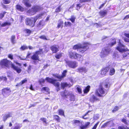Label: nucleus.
Returning <instances> with one entry per match:
<instances>
[{"label": "nucleus", "instance_id": "f257e3e1", "mask_svg": "<svg viewBox=\"0 0 129 129\" xmlns=\"http://www.w3.org/2000/svg\"><path fill=\"white\" fill-rule=\"evenodd\" d=\"M10 65H11V67L16 71L17 73H19L21 71V70L19 68L15 66L12 62L7 59H4L2 60L0 62V65L2 67H6L9 68Z\"/></svg>", "mask_w": 129, "mask_h": 129}, {"label": "nucleus", "instance_id": "f03ea898", "mask_svg": "<svg viewBox=\"0 0 129 129\" xmlns=\"http://www.w3.org/2000/svg\"><path fill=\"white\" fill-rule=\"evenodd\" d=\"M90 44L87 42H84L83 45L79 44L74 46L73 48L74 49H77L78 52L82 53L87 50L89 47Z\"/></svg>", "mask_w": 129, "mask_h": 129}, {"label": "nucleus", "instance_id": "7ed1b4c3", "mask_svg": "<svg viewBox=\"0 0 129 129\" xmlns=\"http://www.w3.org/2000/svg\"><path fill=\"white\" fill-rule=\"evenodd\" d=\"M110 51V49L109 47H105L102 49L100 56L102 58L108 55Z\"/></svg>", "mask_w": 129, "mask_h": 129}, {"label": "nucleus", "instance_id": "20e7f679", "mask_svg": "<svg viewBox=\"0 0 129 129\" xmlns=\"http://www.w3.org/2000/svg\"><path fill=\"white\" fill-rule=\"evenodd\" d=\"M118 46L117 47V49L120 52H122L125 51H129V50L127 48H124L125 46L123 45L120 42V40H119Z\"/></svg>", "mask_w": 129, "mask_h": 129}, {"label": "nucleus", "instance_id": "39448f33", "mask_svg": "<svg viewBox=\"0 0 129 129\" xmlns=\"http://www.w3.org/2000/svg\"><path fill=\"white\" fill-rule=\"evenodd\" d=\"M39 52L40 51H36L35 53H34L33 55L31 57V59L33 60V63L35 64H36L37 60H39L38 56V54Z\"/></svg>", "mask_w": 129, "mask_h": 129}, {"label": "nucleus", "instance_id": "423d86ee", "mask_svg": "<svg viewBox=\"0 0 129 129\" xmlns=\"http://www.w3.org/2000/svg\"><path fill=\"white\" fill-rule=\"evenodd\" d=\"M107 93L106 91L105 90L101 85L100 86L98 90H96L95 93L96 94L99 96H101V94H104Z\"/></svg>", "mask_w": 129, "mask_h": 129}, {"label": "nucleus", "instance_id": "0eeeda50", "mask_svg": "<svg viewBox=\"0 0 129 129\" xmlns=\"http://www.w3.org/2000/svg\"><path fill=\"white\" fill-rule=\"evenodd\" d=\"M66 62L68 66L74 69L78 66V63L76 61H66Z\"/></svg>", "mask_w": 129, "mask_h": 129}, {"label": "nucleus", "instance_id": "6e6552de", "mask_svg": "<svg viewBox=\"0 0 129 129\" xmlns=\"http://www.w3.org/2000/svg\"><path fill=\"white\" fill-rule=\"evenodd\" d=\"M25 23L26 25L29 26L31 27H33L35 25V22L33 21L32 18H27L25 20Z\"/></svg>", "mask_w": 129, "mask_h": 129}, {"label": "nucleus", "instance_id": "1a4fd4ad", "mask_svg": "<svg viewBox=\"0 0 129 129\" xmlns=\"http://www.w3.org/2000/svg\"><path fill=\"white\" fill-rule=\"evenodd\" d=\"M72 93L71 91L65 90L61 93V95L62 97L68 98Z\"/></svg>", "mask_w": 129, "mask_h": 129}, {"label": "nucleus", "instance_id": "9d476101", "mask_svg": "<svg viewBox=\"0 0 129 129\" xmlns=\"http://www.w3.org/2000/svg\"><path fill=\"white\" fill-rule=\"evenodd\" d=\"M2 93L3 95L5 96H7L9 95L11 92L10 88H5L2 90Z\"/></svg>", "mask_w": 129, "mask_h": 129}, {"label": "nucleus", "instance_id": "9b49d317", "mask_svg": "<svg viewBox=\"0 0 129 129\" xmlns=\"http://www.w3.org/2000/svg\"><path fill=\"white\" fill-rule=\"evenodd\" d=\"M45 14L46 13H45L43 14H40L37 15L36 17H35L34 18H31L32 19H33V21L34 22H35V24L38 19L41 18L44 15H45Z\"/></svg>", "mask_w": 129, "mask_h": 129}, {"label": "nucleus", "instance_id": "f8f14e48", "mask_svg": "<svg viewBox=\"0 0 129 129\" xmlns=\"http://www.w3.org/2000/svg\"><path fill=\"white\" fill-rule=\"evenodd\" d=\"M77 54L75 52H73L72 51H71L69 52V55L70 57L72 59H76Z\"/></svg>", "mask_w": 129, "mask_h": 129}, {"label": "nucleus", "instance_id": "ddd939ff", "mask_svg": "<svg viewBox=\"0 0 129 129\" xmlns=\"http://www.w3.org/2000/svg\"><path fill=\"white\" fill-rule=\"evenodd\" d=\"M87 71V69L84 67L79 68L76 70L77 72L81 73L83 72L85 73Z\"/></svg>", "mask_w": 129, "mask_h": 129}, {"label": "nucleus", "instance_id": "4468645a", "mask_svg": "<svg viewBox=\"0 0 129 129\" xmlns=\"http://www.w3.org/2000/svg\"><path fill=\"white\" fill-rule=\"evenodd\" d=\"M50 49L53 53H56L58 51V46L57 45H54L51 47Z\"/></svg>", "mask_w": 129, "mask_h": 129}, {"label": "nucleus", "instance_id": "2eb2a0df", "mask_svg": "<svg viewBox=\"0 0 129 129\" xmlns=\"http://www.w3.org/2000/svg\"><path fill=\"white\" fill-rule=\"evenodd\" d=\"M109 69L108 67L102 69L101 71V74L102 75H105L107 73Z\"/></svg>", "mask_w": 129, "mask_h": 129}, {"label": "nucleus", "instance_id": "dca6fc26", "mask_svg": "<svg viewBox=\"0 0 129 129\" xmlns=\"http://www.w3.org/2000/svg\"><path fill=\"white\" fill-rule=\"evenodd\" d=\"M32 8L34 9V11H35L36 13V12L39 11L43 9L42 7H41L38 6H34Z\"/></svg>", "mask_w": 129, "mask_h": 129}, {"label": "nucleus", "instance_id": "f3484780", "mask_svg": "<svg viewBox=\"0 0 129 129\" xmlns=\"http://www.w3.org/2000/svg\"><path fill=\"white\" fill-rule=\"evenodd\" d=\"M27 14L29 16L33 15L36 14L35 11H34V10L32 8L29 10L27 12Z\"/></svg>", "mask_w": 129, "mask_h": 129}, {"label": "nucleus", "instance_id": "a211bd4d", "mask_svg": "<svg viewBox=\"0 0 129 129\" xmlns=\"http://www.w3.org/2000/svg\"><path fill=\"white\" fill-rule=\"evenodd\" d=\"M98 99L94 95H91L89 99V101L91 103H93L94 101H97Z\"/></svg>", "mask_w": 129, "mask_h": 129}, {"label": "nucleus", "instance_id": "6ab92c4d", "mask_svg": "<svg viewBox=\"0 0 129 129\" xmlns=\"http://www.w3.org/2000/svg\"><path fill=\"white\" fill-rule=\"evenodd\" d=\"M44 23L43 21H41L37 25V27L39 29H40L42 28L44 25Z\"/></svg>", "mask_w": 129, "mask_h": 129}, {"label": "nucleus", "instance_id": "aec40b11", "mask_svg": "<svg viewBox=\"0 0 129 129\" xmlns=\"http://www.w3.org/2000/svg\"><path fill=\"white\" fill-rule=\"evenodd\" d=\"M23 2L27 7H30L31 6L29 0H23Z\"/></svg>", "mask_w": 129, "mask_h": 129}, {"label": "nucleus", "instance_id": "412c9836", "mask_svg": "<svg viewBox=\"0 0 129 129\" xmlns=\"http://www.w3.org/2000/svg\"><path fill=\"white\" fill-rule=\"evenodd\" d=\"M45 80H47V82L52 84H53L54 81H56V80L55 79H53L48 77H46Z\"/></svg>", "mask_w": 129, "mask_h": 129}, {"label": "nucleus", "instance_id": "4be33fe9", "mask_svg": "<svg viewBox=\"0 0 129 129\" xmlns=\"http://www.w3.org/2000/svg\"><path fill=\"white\" fill-rule=\"evenodd\" d=\"M11 116V115L10 113L5 115L3 117V120L5 122L7 120V118Z\"/></svg>", "mask_w": 129, "mask_h": 129}, {"label": "nucleus", "instance_id": "5701e85b", "mask_svg": "<svg viewBox=\"0 0 129 129\" xmlns=\"http://www.w3.org/2000/svg\"><path fill=\"white\" fill-rule=\"evenodd\" d=\"M15 36L14 35H13L11 37V40L13 44H15L16 43V41L15 40Z\"/></svg>", "mask_w": 129, "mask_h": 129}, {"label": "nucleus", "instance_id": "b1692460", "mask_svg": "<svg viewBox=\"0 0 129 129\" xmlns=\"http://www.w3.org/2000/svg\"><path fill=\"white\" fill-rule=\"evenodd\" d=\"M73 124L80 126L81 125V124H82V123L79 120H75L73 121Z\"/></svg>", "mask_w": 129, "mask_h": 129}, {"label": "nucleus", "instance_id": "393cba45", "mask_svg": "<svg viewBox=\"0 0 129 129\" xmlns=\"http://www.w3.org/2000/svg\"><path fill=\"white\" fill-rule=\"evenodd\" d=\"M61 87L64 89V88L65 87L68 86L70 87V86H69V85L66 83L63 82L61 83Z\"/></svg>", "mask_w": 129, "mask_h": 129}, {"label": "nucleus", "instance_id": "a878e982", "mask_svg": "<svg viewBox=\"0 0 129 129\" xmlns=\"http://www.w3.org/2000/svg\"><path fill=\"white\" fill-rule=\"evenodd\" d=\"M63 21H62L61 20H59L58 22L57 27L59 28L61 27V28H62L63 26Z\"/></svg>", "mask_w": 129, "mask_h": 129}, {"label": "nucleus", "instance_id": "bb28decb", "mask_svg": "<svg viewBox=\"0 0 129 129\" xmlns=\"http://www.w3.org/2000/svg\"><path fill=\"white\" fill-rule=\"evenodd\" d=\"M77 55L76 58H77L78 60L80 61H82L83 60V58L82 56L78 54H77Z\"/></svg>", "mask_w": 129, "mask_h": 129}, {"label": "nucleus", "instance_id": "cd10ccee", "mask_svg": "<svg viewBox=\"0 0 129 129\" xmlns=\"http://www.w3.org/2000/svg\"><path fill=\"white\" fill-rule=\"evenodd\" d=\"M17 9L21 11H23L24 10V8L19 5H17L16 6Z\"/></svg>", "mask_w": 129, "mask_h": 129}, {"label": "nucleus", "instance_id": "c85d7f7f", "mask_svg": "<svg viewBox=\"0 0 129 129\" xmlns=\"http://www.w3.org/2000/svg\"><path fill=\"white\" fill-rule=\"evenodd\" d=\"M115 72V69L113 68H111L109 74L110 75H112L114 74Z\"/></svg>", "mask_w": 129, "mask_h": 129}, {"label": "nucleus", "instance_id": "c756f323", "mask_svg": "<svg viewBox=\"0 0 129 129\" xmlns=\"http://www.w3.org/2000/svg\"><path fill=\"white\" fill-rule=\"evenodd\" d=\"M22 126L21 124H18L17 125H16L13 128V129H19Z\"/></svg>", "mask_w": 129, "mask_h": 129}, {"label": "nucleus", "instance_id": "7c9ffc66", "mask_svg": "<svg viewBox=\"0 0 129 129\" xmlns=\"http://www.w3.org/2000/svg\"><path fill=\"white\" fill-rule=\"evenodd\" d=\"M90 86H87L86 87L84 90H83L84 92L85 93H87L89 91Z\"/></svg>", "mask_w": 129, "mask_h": 129}, {"label": "nucleus", "instance_id": "2f4dec72", "mask_svg": "<svg viewBox=\"0 0 129 129\" xmlns=\"http://www.w3.org/2000/svg\"><path fill=\"white\" fill-rule=\"evenodd\" d=\"M53 76L54 77L60 79L59 80V81H60L61 80V79L63 78V77L62 76H60L58 74H54Z\"/></svg>", "mask_w": 129, "mask_h": 129}, {"label": "nucleus", "instance_id": "473e14b6", "mask_svg": "<svg viewBox=\"0 0 129 129\" xmlns=\"http://www.w3.org/2000/svg\"><path fill=\"white\" fill-rule=\"evenodd\" d=\"M56 81H54L53 84L55 86L56 88L59 87L60 83L59 82H56Z\"/></svg>", "mask_w": 129, "mask_h": 129}, {"label": "nucleus", "instance_id": "72a5a7b5", "mask_svg": "<svg viewBox=\"0 0 129 129\" xmlns=\"http://www.w3.org/2000/svg\"><path fill=\"white\" fill-rule=\"evenodd\" d=\"M100 13L101 16L104 17L106 14V11L105 10L104 11H101L100 12Z\"/></svg>", "mask_w": 129, "mask_h": 129}, {"label": "nucleus", "instance_id": "f704fd0d", "mask_svg": "<svg viewBox=\"0 0 129 129\" xmlns=\"http://www.w3.org/2000/svg\"><path fill=\"white\" fill-rule=\"evenodd\" d=\"M70 98V100L71 101H74L75 100V98L74 96L72 93L69 97Z\"/></svg>", "mask_w": 129, "mask_h": 129}, {"label": "nucleus", "instance_id": "c9c22d12", "mask_svg": "<svg viewBox=\"0 0 129 129\" xmlns=\"http://www.w3.org/2000/svg\"><path fill=\"white\" fill-rule=\"evenodd\" d=\"M43 90L45 91L47 93H49V88L47 87H44L42 88L41 90Z\"/></svg>", "mask_w": 129, "mask_h": 129}, {"label": "nucleus", "instance_id": "e433bc0d", "mask_svg": "<svg viewBox=\"0 0 129 129\" xmlns=\"http://www.w3.org/2000/svg\"><path fill=\"white\" fill-rule=\"evenodd\" d=\"M40 119L43 122V123H44V124H45V125H46L47 123V122L46 119V118H41Z\"/></svg>", "mask_w": 129, "mask_h": 129}, {"label": "nucleus", "instance_id": "4c0bfd02", "mask_svg": "<svg viewBox=\"0 0 129 129\" xmlns=\"http://www.w3.org/2000/svg\"><path fill=\"white\" fill-rule=\"evenodd\" d=\"M28 49V47L26 46L23 45L22 46L21 48H20V49L22 50H24L25 49Z\"/></svg>", "mask_w": 129, "mask_h": 129}, {"label": "nucleus", "instance_id": "58836bf2", "mask_svg": "<svg viewBox=\"0 0 129 129\" xmlns=\"http://www.w3.org/2000/svg\"><path fill=\"white\" fill-rule=\"evenodd\" d=\"M58 112L59 115L64 116V111L63 110L61 109H59L58 110Z\"/></svg>", "mask_w": 129, "mask_h": 129}, {"label": "nucleus", "instance_id": "ea45409f", "mask_svg": "<svg viewBox=\"0 0 129 129\" xmlns=\"http://www.w3.org/2000/svg\"><path fill=\"white\" fill-rule=\"evenodd\" d=\"M62 56V54L61 53H59V54H57L55 55V57L57 59H59Z\"/></svg>", "mask_w": 129, "mask_h": 129}, {"label": "nucleus", "instance_id": "a19ab883", "mask_svg": "<svg viewBox=\"0 0 129 129\" xmlns=\"http://www.w3.org/2000/svg\"><path fill=\"white\" fill-rule=\"evenodd\" d=\"M113 41L109 45V46L112 47L113 46L114 44H115L116 43V40L115 39H114L113 40Z\"/></svg>", "mask_w": 129, "mask_h": 129}, {"label": "nucleus", "instance_id": "79ce46f5", "mask_svg": "<svg viewBox=\"0 0 129 129\" xmlns=\"http://www.w3.org/2000/svg\"><path fill=\"white\" fill-rule=\"evenodd\" d=\"M24 32L28 34H30L31 33V31L28 29H25L23 30Z\"/></svg>", "mask_w": 129, "mask_h": 129}, {"label": "nucleus", "instance_id": "37998d69", "mask_svg": "<svg viewBox=\"0 0 129 129\" xmlns=\"http://www.w3.org/2000/svg\"><path fill=\"white\" fill-rule=\"evenodd\" d=\"M11 24V23L10 22H6L2 24L1 25L2 27H4L7 25H10Z\"/></svg>", "mask_w": 129, "mask_h": 129}, {"label": "nucleus", "instance_id": "c03bdc74", "mask_svg": "<svg viewBox=\"0 0 129 129\" xmlns=\"http://www.w3.org/2000/svg\"><path fill=\"white\" fill-rule=\"evenodd\" d=\"M45 80L43 78H41L39 80V82L41 85L42 84V83H43L45 82Z\"/></svg>", "mask_w": 129, "mask_h": 129}, {"label": "nucleus", "instance_id": "a18cd8bd", "mask_svg": "<svg viewBox=\"0 0 129 129\" xmlns=\"http://www.w3.org/2000/svg\"><path fill=\"white\" fill-rule=\"evenodd\" d=\"M3 2L5 4H8L10 3V0H3Z\"/></svg>", "mask_w": 129, "mask_h": 129}, {"label": "nucleus", "instance_id": "49530a36", "mask_svg": "<svg viewBox=\"0 0 129 129\" xmlns=\"http://www.w3.org/2000/svg\"><path fill=\"white\" fill-rule=\"evenodd\" d=\"M6 13V12H4L3 13L0 14V19H1L4 16V15Z\"/></svg>", "mask_w": 129, "mask_h": 129}, {"label": "nucleus", "instance_id": "de8ad7c7", "mask_svg": "<svg viewBox=\"0 0 129 129\" xmlns=\"http://www.w3.org/2000/svg\"><path fill=\"white\" fill-rule=\"evenodd\" d=\"M60 7L59 6L56 9L55 12L56 13L59 12L60 11Z\"/></svg>", "mask_w": 129, "mask_h": 129}, {"label": "nucleus", "instance_id": "09e8293b", "mask_svg": "<svg viewBox=\"0 0 129 129\" xmlns=\"http://www.w3.org/2000/svg\"><path fill=\"white\" fill-rule=\"evenodd\" d=\"M67 72V70L64 71L62 73V75L61 76H62L63 78L64 77H65L66 76Z\"/></svg>", "mask_w": 129, "mask_h": 129}, {"label": "nucleus", "instance_id": "8fccbe9b", "mask_svg": "<svg viewBox=\"0 0 129 129\" xmlns=\"http://www.w3.org/2000/svg\"><path fill=\"white\" fill-rule=\"evenodd\" d=\"M75 18L74 16H72L71 18L70 19V20L71 21L72 23H74L75 22Z\"/></svg>", "mask_w": 129, "mask_h": 129}, {"label": "nucleus", "instance_id": "3c124183", "mask_svg": "<svg viewBox=\"0 0 129 129\" xmlns=\"http://www.w3.org/2000/svg\"><path fill=\"white\" fill-rule=\"evenodd\" d=\"M27 82V80L26 78L24 79L23 80H22L21 82L22 85L24 84V83Z\"/></svg>", "mask_w": 129, "mask_h": 129}, {"label": "nucleus", "instance_id": "603ef678", "mask_svg": "<svg viewBox=\"0 0 129 129\" xmlns=\"http://www.w3.org/2000/svg\"><path fill=\"white\" fill-rule=\"evenodd\" d=\"M104 85L106 87L108 88L109 87L110 84L109 83L106 82L105 84Z\"/></svg>", "mask_w": 129, "mask_h": 129}, {"label": "nucleus", "instance_id": "864d4df0", "mask_svg": "<svg viewBox=\"0 0 129 129\" xmlns=\"http://www.w3.org/2000/svg\"><path fill=\"white\" fill-rule=\"evenodd\" d=\"M82 6V5L80 4H78L77 5V8L76 9L78 10L80 9V8Z\"/></svg>", "mask_w": 129, "mask_h": 129}, {"label": "nucleus", "instance_id": "5fc2aeb1", "mask_svg": "<svg viewBox=\"0 0 129 129\" xmlns=\"http://www.w3.org/2000/svg\"><path fill=\"white\" fill-rule=\"evenodd\" d=\"M91 0H80V2L81 3L85 2H90Z\"/></svg>", "mask_w": 129, "mask_h": 129}, {"label": "nucleus", "instance_id": "6e6d98bb", "mask_svg": "<svg viewBox=\"0 0 129 129\" xmlns=\"http://www.w3.org/2000/svg\"><path fill=\"white\" fill-rule=\"evenodd\" d=\"M119 129H129V128L126 127H121L119 126L118 127Z\"/></svg>", "mask_w": 129, "mask_h": 129}, {"label": "nucleus", "instance_id": "4d7b16f0", "mask_svg": "<svg viewBox=\"0 0 129 129\" xmlns=\"http://www.w3.org/2000/svg\"><path fill=\"white\" fill-rule=\"evenodd\" d=\"M118 109V107H116L114 108V109L112 110L113 112H115Z\"/></svg>", "mask_w": 129, "mask_h": 129}, {"label": "nucleus", "instance_id": "13d9d810", "mask_svg": "<svg viewBox=\"0 0 129 129\" xmlns=\"http://www.w3.org/2000/svg\"><path fill=\"white\" fill-rule=\"evenodd\" d=\"M56 120L57 121H58L59 120V116L57 115H55L54 116Z\"/></svg>", "mask_w": 129, "mask_h": 129}, {"label": "nucleus", "instance_id": "bf43d9fd", "mask_svg": "<svg viewBox=\"0 0 129 129\" xmlns=\"http://www.w3.org/2000/svg\"><path fill=\"white\" fill-rule=\"evenodd\" d=\"M77 89L79 93H82L81 89L80 88L77 87Z\"/></svg>", "mask_w": 129, "mask_h": 129}, {"label": "nucleus", "instance_id": "052dcab7", "mask_svg": "<svg viewBox=\"0 0 129 129\" xmlns=\"http://www.w3.org/2000/svg\"><path fill=\"white\" fill-rule=\"evenodd\" d=\"M99 118V116L98 115H95L94 116L93 118L95 120H97Z\"/></svg>", "mask_w": 129, "mask_h": 129}, {"label": "nucleus", "instance_id": "680f3d73", "mask_svg": "<svg viewBox=\"0 0 129 129\" xmlns=\"http://www.w3.org/2000/svg\"><path fill=\"white\" fill-rule=\"evenodd\" d=\"M13 55L12 54H9L8 55V57L11 60L13 59Z\"/></svg>", "mask_w": 129, "mask_h": 129}, {"label": "nucleus", "instance_id": "e2e57ef3", "mask_svg": "<svg viewBox=\"0 0 129 129\" xmlns=\"http://www.w3.org/2000/svg\"><path fill=\"white\" fill-rule=\"evenodd\" d=\"M41 39L47 40L46 37L45 36H42L40 37Z\"/></svg>", "mask_w": 129, "mask_h": 129}, {"label": "nucleus", "instance_id": "0e129e2a", "mask_svg": "<svg viewBox=\"0 0 129 129\" xmlns=\"http://www.w3.org/2000/svg\"><path fill=\"white\" fill-rule=\"evenodd\" d=\"M113 57L115 58L116 59L118 57V56L117 54L116 53H114L113 55Z\"/></svg>", "mask_w": 129, "mask_h": 129}, {"label": "nucleus", "instance_id": "69168bd1", "mask_svg": "<svg viewBox=\"0 0 129 129\" xmlns=\"http://www.w3.org/2000/svg\"><path fill=\"white\" fill-rule=\"evenodd\" d=\"M122 121L123 122H124L125 124H127V122L126 121V119L124 118H123L122 119Z\"/></svg>", "mask_w": 129, "mask_h": 129}, {"label": "nucleus", "instance_id": "338daca9", "mask_svg": "<svg viewBox=\"0 0 129 129\" xmlns=\"http://www.w3.org/2000/svg\"><path fill=\"white\" fill-rule=\"evenodd\" d=\"M99 122H98L93 127L92 129H96L99 123Z\"/></svg>", "mask_w": 129, "mask_h": 129}, {"label": "nucleus", "instance_id": "774afa93", "mask_svg": "<svg viewBox=\"0 0 129 129\" xmlns=\"http://www.w3.org/2000/svg\"><path fill=\"white\" fill-rule=\"evenodd\" d=\"M90 124V123L89 122H87L85 124L84 126L87 128L88 126Z\"/></svg>", "mask_w": 129, "mask_h": 129}]
</instances>
